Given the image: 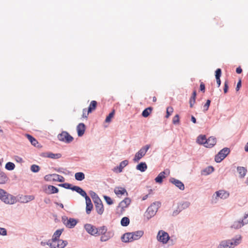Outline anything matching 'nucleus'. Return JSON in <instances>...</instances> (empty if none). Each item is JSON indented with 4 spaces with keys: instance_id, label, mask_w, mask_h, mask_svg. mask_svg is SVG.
<instances>
[{
    "instance_id": "nucleus-1",
    "label": "nucleus",
    "mask_w": 248,
    "mask_h": 248,
    "mask_svg": "<svg viewBox=\"0 0 248 248\" xmlns=\"http://www.w3.org/2000/svg\"><path fill=\"white\" fill-rule=\"evenodd\" d=\"M160 205V203L159 202H155L152 203L145 212L144 214V219L148 220L154 217Z\"/></svg>"
},
{
    "instance_id": "nucleus-2",
    "label": "nucleus",
    "mask_w": 248,
    "mask_h": 248,
    "mask_svg": "<svg viewBox=\"0 0 248 248\" xmlns=\"http://www.w3.org/2000/svg\"><path fill=\"white\" fill-rule=\"evenodd\" d=\"M0 199L6 204H13L16 202V197L0 189Z\"/></svg>"
},
{
    "instance_id": "nucleus-3",
    "label": "nucleus",
    "mask_w": 248,
    "mask_h": 248,
    "mask_svg": "<svg viewBox=\"0 0 248 248\" xmlns=\"http://www.w3.org/2000/svg\"><path fill=\"white\" fill-rule=\"evenodd\" d=\"M66 241L62 239H56L55 240H49V243H47L50 248H64L67 245Z\"/></svg>"
},
{
    "instance_id": "nucleus-4",
    "label": "nucleus",
    "mask_w": 248,
    "mask_h": 248,
    "mask_svg": "<svg viewBox=\"0 0 248 248\" xmlns=\"http://www.w3.org/2000/svg\"><path fill=\"white\" fill-rule=\"evenodd\" d=\"M93 195L95 196V197H93L95 210L98 214L102 215L104 210L102 202L95 193L93 192Z\"/></svg>"
},
{
    "instance_id": "nucleus-5",
    "label": "nucleus",
    "mask_w": 248,
    "mask_h": 248,
    "mask_svg": "<svg viewBox=\"0 0 248 248\" xmlns=\"http://www.w3.org/2000/svg\"><path fill=\"white\" fill-rule=\"evenodd\" d=\"M131 203V200L128 198H125L120 202L117 208V212L119 214H122Z\"/></svg>"
},
{
    "instance_id": "nucleus-6",
    "label": "nucleus",
    "mask_w": 248,
    "mask_h": 248,
    "mask_svg": "<svg viewBox=\"0 0 248 248\" xmlns=\"http://www.w3.org/2000/svg\"><path fill=\"white\" fill-rule=\"evenodd\" d=\"M149 145H146L142 147L135 155L134 161L135 162H138L142 157L146 154V152L150 148Z\"/></svg>"
},
{
    "instance_id": "nucleus-7",
    "label": "nucleus",
    "mask_w": 248,
    "mask_h": 248,
    "mask_svg": "<svg viewBox=\"0 0 248 248\" xmlns=\"http://www.w3.org/2000/svg\"><path fill=\"white\" fill-rule=\"evenodd\" d=\"M229 153L230 150L229 148H223L215 156V161L217 163L220 162L226 157V156L229 154Z\"/></svg>"
},
{
    "instance_id": "nucleus-8",
    "label": "nucleus",
    "mask_w": 248,
    "mask_h": 248,
    "mask_svg": "<svg viewBox=\"0 0 248 248\" xmlns=\"http://www.w3.org/2000/svg\"><path fill=\"white\" fill-rule=\"evenodd\" d=\"M157 240L163 244H166L170 239L169 234L164 231L160 230L158 232Z\"/></svg>"
},
{
    "instance_id": "nucleus-9",
    "label": "nucleus",
    "mask_w": 248,
    "mask_h": 248,
    "mask_svg": "<svg viewBox=\"0 0 248 248\" xmlns=\"http://www.w3.org/2000/svg\"><path fill=\"white\" fill-rule=\"evenodd\" d=\"M58 139L66 143H70L73 140V138L66 131H63L58 136Z\"/></svg>"
},
{
    "instance_id": "nucleus-10",
    "label": "nucleus",
    "mask_w": 248,
    "mask_h": 248,
    "mask_svg": "<svg viewBox=\"0 0 248 248\" xmlns=\"http://www.w3.org/2000/svg\"><path fill=\"white\" fill-rule=\"evenodd\" d=\"M170 171L169 169H166L164 171L161 172L158 176L155 178L156 183H162L163 179L166 176L169 175Z\"/></svg>"
},
{
    "instance_id": "nucleus-11",
    "label": "nucleus",
    "mask_w": 248,
    "mask_h": 248,
    "mask_svg": "<svg viewBox=\"0 0 248 248\" xmlns=\"http://www.w3.org/2000/svg\"><path fill=\"white\" fill-rule=\"evenodd\" d=\"M242 237L241 235H238L236 236L235 238L228 240L231 248H234L240 244L242 242Z\"/></svg>"
},
{
    "instance_id": "nucleus-12",
    "label": "nucleus",
    "mask_w": 248,
    "mask_h": 248,
    "mask_svg": "<svg viewBox=\"0 0 248 248\" xmlns=\"http://www.w3.org/2000/svg\"><path fill=\"white\" fill-rule=\"evenodd\" d=\"M63 222L67 227L72 228L77 224L78 222L75 219L72 218L68 219V218H66L65 219H63Z\"/></svg>"
},
{
    "instance_id": "nucleus-13",
    "label": "nucleus",
    "mask_w": 248,
    "mask_h": 248,
    "mask_svg": "<svg viewBox=\"0 0 248 248\" xmlns=\"http://www.w3.org/2000/svg\"><path fill=\"white\" fill-rule=\"evenodd\" d=\"M170 182L174 184L176 186L179 188L180 190H183L185 189V186L184 184L179 180H177L174 178H170Z\"/></svg>"
},
{
    "instance_id": "nucleus-14",
    "label": "nucleus",
    "mask_w": 248,
    "mask_h": 248,
    "mask_svg": "<svg viewBox=\"0 0 248 248\" xmlns=\"http://www.w3.org/2000/svg\"><path fill=\"white\" fill-rule=\"evenodd\" d=\"M85 198L86 204V212L87 214H90L93 208V205L89 197L87 196Z\"/></svg>"
},
{
    "instance_id": "nucleus-15",
    "label": "nucleus",
    "mask_w": 248,
    "mask_h": 248,
    "mask_svg": "<svg viewBox=\"0 0 248 248\" xmlns=\"http://www.w3.org/2000/svg\"><path fill=\"white\" fill-rule=\"evenodd\" d=\"M114 191L118 197H121L125 194L126 195H128V193L127 192L126 190L124 188L122 187H116L114 188Z\"/></svg>"
},
{
    "instance_id": "nucleus-16",
    "label": "nucleus",
    "mask_w": 248,
    "mask_h": 248,
    "mask_svg": "<svg viewBox=\"0 0 248 248\" xmlns=\"http://www.w3.org/2000/svg\"><path fill=\"white\" fill-rule=\"evenodd\" d=\"M84 227L86 231L92 235H95L97 233V228L91 224H86Z\"/></svg>"
},
{
    "instance_id": "nucleus-17",
    "label": "nucleus",
    "mask_w": 248,
    "mask_h": 248,
    "mask_svg": "<svg viewBox=\"0 0 248 248\" xmlns=\"http://www.w3.org/2000/svg\"><path fill=\"white\" fill-rule=\"evenodd\" d=\"M85 129V125L83 123H80L78 125L77 130L79 137L82 136L84 134Z\"/></svg>"
},
{
    "instance_id": "nucleus-18",
    "label": "nucleus",
    "mask_w": 248,
    "mask_h": 248,
    "mask_svg": "<svg viewBox=\"0 0 248 248\" xmlns=\"http://www.w3.org/2000/svg\"><path fill=\"white\" fill-rule=\"evenodd\" d=\"M216 139L213 137H211L208 139H206L205 147L207 148L212 147L216 144Z\"/></svg>"
},
{
    "instance_id": "nucleus-19",
    "label": "nucleus",
    "mask_w": 248,
    "mask_h": 248,
    "mask_svg": "<svg viewBox=\"0 0 248 248\" xmlns=\"http://www.w3.org/2000/svg\"><path fill=\"white\" fill-rule=\"evenodd\" d=\"M216 196L221 199H225L229 196V193L223 190H220L216 192Z\"/></svg>"
},
{
    "instance_id": "nucleus-20",
    "label": "nucleus",
    "mask_w": 248,
    "mask_h": 248,
    "mask_svg": "<svg viewBox=\"0 0 248 248\" xmlns=\"http://www.w3.org/2000/svg\"><path fill=\"white\" fill-rule=\"evenodd\" d=\"M132 236L130 232L125 233L122 237V240L125 243L132 242L133 241V238H132Z\"/></svg>"
},
{
    "instance_id": "nucleus-21",
    "label": "nucleus",
    "mask_w": 248,
    "mask_h": 248,
    "mask_svg": "<svg viewBox=\"0 0 248 248\" xmlns=\"http://www.w3.org/2000/svg\"><path fill=\"white\" fill-rule=\"evenodd\" d=\"M72 190L73 191H76L77 192L79 193L80 195L84 198L87 196L86 192L78 186H72Z\"/></svg>"
},
{
    "instance_id": "nucleus-22",
    "label": "nucleus",
    "mask_w": 248,
    "mask_h": 248,
    "mask_svg": "<svg viewBox=\"0 0 248 248\" xmlns=\"http://www.w3.org/2000/svg\"><path fill=\"white\" fill-rule=\"evenodd\" d=\"M130 233L132 235L133 241L139 239L143 234V232L142 231H138Z\"/></svg>"
},
{
    "instance_id": "nucleus-23",
    "label": "nucleus",
    "mask_w": 248,
    "mask_h": 248,
    "mask_svg": "<svg viewBox=\"0 0 248 248\" xmlns=\"http://www.w3.org/2000/svg\"><path fill=\"white\" fill-rule=\"evenodd\" d=\"M245 224L244 223L243 220H238L235 221L233 222L231 226L232 228H234L235 229H238L242 227Z\"/></svg>"
},
{
    "instance_id": "nucleus-24",
    "label": "nucleus",
    "mask_w": 248,
    "mask_h": 248,
    "mask_svg": "<svg viewBox=\"0 0 248 248\" xmlns=\"http://www.w3.org/2000/svg\"><path fill=\"white\" fill-rule=\"evenodd\" d=\"M217 248H231L229 240L222 241L219 244Z\"/></svg>"
},
{
    "instance_id": "nucleus-25",
    "label": "nucleus",
    "mask_w": 248,
    "mask_h": 248,
    "mask_svg": "<svg viewBox=\"0 0 248 248\" xmlns=\"http://www.w3.org/2000/svg\"><path fill=\"white\" fill-rule=\"evenodd\" d=\"M206 138L205 135H200L197 139V142L200 144H203L205 146Z\"/></svg>"
},
{
    "instance_id": "nucleus-26",
    "label": "nucleus",
    "mask_w": 248,
    "mask_h": 248,
    "mask_svg": "<svg viewBox=\"0 0 248 248\" xmlns=\"http://www.w3.org/2000/svg\"><path fill=\"white\" fill-rule=\"evenodd\" d=\"M147 168V166L145 162H141L136 167V169L138 170H139L142 172L145 171Z\"/></svg>"
},
{
    "instance_id": "nucleus-27",
    "label": "nucleus",
    "mask_w": 248,
    "mask_h": 248,
    "mask_svg": "<svg viewBox=\"0 0 248 248\" xmlns=\"http://www.w3.org/2000/svg\"><path fill=\"white\" fill-rule=\"evenodd\" d=\"M8 178L3 172L0 171V184H4L8 181Z\"/></svg>"
},
{
    "instance_id": "nucleus-28",
    "label": "nucleus",
    "mask_w": 248,
    "mask_h": 248,
    "mask_svg": "<svg viewBox=\"0 0 248 248\" xmlns=\"http://www.w3.org/2000/svg\"><path fill=\"white\" fill-rule=\"evenodd\" d=\"M62 230H58L53 234L52 238L51 240H55L56 239H60V237L62 234Z\"/></svg>"
},
{
    "instance_id": "nucleus-29",
    "label": "nucleus",
    "mask_w": 248,
    "mask_h": 248,
    "mask_svg": "<svg viewBox=\"0 0 248 248\" xmlns=\"http://www.w3.org/2000/svg\"><path fill=\"white\" fill-rule=\"evenodd\" d=\"M97 106V102L96 101H92L88 108V112H91L93 110L95 109Z\"/></svg>"
},
{
    "instance_id": "nucleus-30",
    "label": "nucleus",
    "mask_w": 248,
    "mask_h": 248,
    "mask_svg": "<svg viewBox=\"0 0 248 248\" xmlns=\"http://www.w3.org/2000/svg\"><path fill=\"white\" fill-rule=\"evenodd\" d=\"M196 91H194L192 96L191 97L190 100H189V104H190V108H192L193 107V105L195 102L196 97Z\"/></svg>"
},
{
    "instance_id": "nucleus-31",
    "label": "nucleus",
    "mask_w": 248,
    "mask_h": 248,
    "mask_svg": "<svg viewBox=\"0 0 248 248\" xmlns=\"http://www.w3.org/2000/svg\"><path fill=\"white\" fill-rule=\"evenodd\" d=\"M97 233H96V234H97L98 235H102L107 232V228L105 226H102L99 228H97Z\"/></svg>"
},
{
    "instance_id": "nucleus-32",
    "label": "nucleus",
    "mask_w": 248,
    "mask_h": 248,
    "mask_svg": "<svg viewBox=\"0 0 248 248\" xmlns=\"http://www.w3.org/2000/svg\"><path fill=\"white\" fill-rule=\"evenodd\" d=\"M48 193L49 194L56 193L58 192V189L53 186H49L47 187Z\"/></svg>"
},
{
    "instance_id": "nucleus-33",
    "label": "nucleus",
    "mask_w": 248,
    "mask_h": 248,
    "mask_svg": "<svg viewBox=\"0 0 248 248\" xmlns=\"http://www.w3.org/2000/svg\"><path fill=\"white\" fill-rule=\"evenodd\" d=\"M75 177L77 180L82 181L85 178V175L83 172H79L75 173Z\"/></svg>"
},
{
    "instance_id": "nucleus-34",
    "label": "nucleus",
    "mask_w": 248,
    "mask_h": 248,
    "mask_svg": "<svg viewBox=\"0 0 248 248\" xmlns=\"http://www.w3.org/2000/svg\"><path fill=\"white\" fill-rule=\"evenodd\" d=\"M26 137L28 138V139L30 140L31 143L32 145L34 146H36V144L38 143V141L37 140L34 138L32 136H31L30 135L26 134Z\"/></svg>"
},
{
    "instance_id": "nucleus-35",
    "label": "nucleus",
    "mask_w": 248,
    "mask_h": 248,
    "mask_svg": "<svg viewBox=\"0 0 248 248\" xmlns=\"http://www.w3.org/2000/svg\"><path fill=\"white\" fill-rule=\"evenodd\" d=\"M111 237L110 233L109 232H107L104 234L102 235L100 240L102 242H105L108 240Z\"/></svg>"
},
{
    "instance_id": "nucleus-36",
    "label": "nucleus",
    "mask_w": 248,
    "mask_h": 248,
    "mask_svg": "<svg viewBox=\"0 0 248 248\" xmlns=\"http://www.w3.org/2000/svg\"><path fill=\"white\" fill-rule=\"evenodd\" d=\"M52 175L54 177V179L56 181H58V182H63L65 180L64 178L62 176H61L60 175L53 174Z\"/></svg>"
},
{
    "instance_id": "nucleus-37",
    "label": "nucleus",
    "mask_w": 248,
    "mask_h": 248,
    "mask_svg": "<svg viewBox=\"0 0 248 248\" xmlns=\"http://www.w3.org/2000/svg\"><path fill=\"white\" fill-rule=\"evenodd\" d=\"M152 111V108H148L146 109H145L142 112V115L144 117H147Z\"/></svg>"
},
{
    "instance_id": "nucleus-38",
    "label": "nucleus",
    "mask_w": 248,
    "mask_h": 248,
    "mask_svg": "<svg viewBox=\"0 0 248 248\" xmlns=\"http://www.w3.org/2000/svg\"><path fill=\"white\" fill-rule=\"evenodd\" d=\"M121 223L123 226H127L129 224V219L127 217H124L121 219Z\"/></svg>"
},
{
    "instance_id": "nucleus-39",
    "label": "nucleus",
    "mask_w": 248,
    "mask_h": 248,
    "mask_svg": "<svg viewBox=\"0 0 248 248\" xmlns=\"http://www.w3.org/2000/svg\"><path fill=\"white\" fill-rule=\"evenodd\" d=\"M15 165L12 162H9L8 163H7L5 165V168L7 170H13L15 169Z\"/></svg>"
},
{
    "instance_id": "nucleus-40",
    "label": "nucleus",
    "mask_w": 248,
    "mask_h": 248,
    "mask_svg": "<svg viewBox=\"0 0 248 248\" xmlns=\"http://www.w3.org/2000/svg\"><path fill=\"white\" fill-rule=\"evenodd\" d=\"M47 156L51 158H59L61 157V155L60 154H55L52 153H47Z\"/></svg>"
},
{
    "instance_id": "nucleus-41",
    "label": "nucleus",
    "mask_w": 248,
    "mask_h": 248,
    "mask_svg": "<svg viewBox=\"0 0 248 248\" xmlns=\"http://www.w3.org/2000/svg\"><path fill=\"white\" fill-rule=\"evenodd\" d=\"M115 114V110L113 109L109 114L106 117L105 122L106 123H109L111 119L114 117Z\"/></svg>"
},
{
    "instance_id": "nucleus-42",
    "label": "nucleus",
    "mask_w": 248,
    "mask_h": 248,
    "mask_svg": "<svg viewBox=\"0 0 248 248\" xmlns=\"http://www.w3.org/2000/svg\"><path fill=\"white\" fill-rule=\"evenodd\" d=\"M128 162L127 160H124L121 162L119 166V172H121L124 167L127 165Z\"/></svg>"
},
{
    "instance_id": "nucleus-43",
    "label": "nucleus",
    "mask_w": 248,
    "mask_h": 248,
    "mask_svg": "<svg viewBox=\"0 0 248 248\" xmlns=\"http://www.w3.org/2000/svg\"><path fill=\"white\" fill-rule=\"evenodd\" d=\"M237 170L241 176L244 177L245 175L247 172V170L245 168L241 167H238Z\"/></svg>"
},
{
    "instance_id": "nucleus-44",
    "label": "nucleus",
    "mask_w": 248,
    "mask_h": 248,
    "mask_svg": "<svg viewBox=\"0 0 248 248\" xmlns=\"http://www.w3.org/2000/svg\"><path fill=\"white\" fill-rule=\"evenodd\" d=\"M31 170L33 172H37L40 170V167L36 165H32L31 167Z\"/></svg>"
},
{
    "instance_id": "nucleus-45",
    "label": "nucleus",
    "mask_w": 248,
    "mask_h": 248,
    "mask_svg": "<svg viewBox=\"0 0 248 248\" xmlns=\"http://www.w3.org/2000/svg\"><path fill=\"white\" fill-rule=\"evenodd\" d=\"M104 198L105 200L106 201V202L108 205H111L113 204V202L110 197L107 196H104Z\"/></svg>"
},
{
    "instance_id": "nucleus-46",
    "label": "nucleus",
    "mask_w": 248,
    "mask_h": 248,
    "mask_svg": "<svg viewBox=\"0 0 248 248\" xmlns=\"http://www.w3.org/2000/svg\"><path fill=\"white\" fill-rule=\"evenodd\" d=\"M214 170V168L212 166H209V167H207L204 170V172H206L207 174H209L212 173V172H213Z\"/></svg>"
},
{
    "instance_id": "nucleus-47",
    "label": "nucleus",
    "mask_w": 248,
    "mask_h": 248,
    "mask_svg": "<svg viewBox=\"0 0 248 248\" xmlns=\"http://www.w3.org/2000/svg\"><path fill=\"white\" fill-rule=\"evenodd\" d=\"M172 123L174 124H178L179 123V116L178 114L175 115L172 120Z\"/></svg>"
},
{
    "instance_id": "nucleus-48",
    "label": "nucleus",
    "mask_w": 248,
    "mask_h": 248,
    "mask_svg": "<svg viewBox=\"0 0 248 248\" xmlns=\"http://www.w3.org/2000/svg\"><path fill=\"white\" fill-rule=\"evenodd\" d=\"M173 110V109L172 107H168L167 108V114L166 115V117L167 118H169Z\"/></svg>"
},
{
    "instance_id": "nucleus-49",
    "label": "nucleus",
    "mask_w": 248,
    "mask_h": 248,
    "mask_svg": "<svg viewBox=\"0 0 248 248\" xmlns=\"http://www.w3.org/2000/svg\"><path fill=\"white\" fill-rule=\"evenodd\" d=\"M210 103H211V101L210 100L208 99L206 101V103L203 106V111L204 112L208 110L209 107L210 106Z\"/></svg>"
},
{
    "instance_id": "nucleus-50",
    "label": "nucleus",
    "mask_w": 248,
    "mask_h": 248,
    "mask_svg": "<svg viewBox=\"0 0 248 248\" xmlns=\"http://www.w3.org/2000/svg\"><path fill=\"white\" fill-rule=\"evenodd\" d=\"M221 75V70L220 68H218L216 71V78H220Z\"/></svg>"
},
{
    "instance_id": "nucleus-51",
    "label": "nucleus",
    "mask_w": 248,
    "mask_h": 248,
    "mask_svg": "<svg viewBox=\"0 0 248 248\" xmlns=\"http://www.w3.org/2000/svg\"><path fill=\"white\" fill-rule=\"evenodd\" d=\"M62 186L67 189H70L72 190V185L69 183H64L62 185Z\"/></svg>"
},
{
    "instance_id": "nucleus-52",
    "label": "nucleus",
    "mask_w": 248,
    "mask_h": 248,
    "mask_svg": "<svg viewBox=\"0 0 248 248\" xmlns=\"http://www.w3.org/2000/svg\"><path fill=\"white\" fill-rule=\"evenodd\" d=\"M90 112H88V110H87L86 109H83V114H82V117L87 118L88 117V115Z\"/></svg>"
},
{
    "instance_id": "nucleus-53",
    "label": "nucleus",
    "mask_w": 248,
    "mask_h": 248,
    "mask_svg": "<svg viewBox=\"0 0 248 248\" xmlns=\"http://www.w3.org/2000/svg\"><path fill=\"white\" fill-rule=\"evenodd\" d=\"M0 234L2 235H6L7 234L6 230L3 228H0Z\"/></svg>"
},
{
    "instance_id": "nucleus-54",
    "label": "nucleus",
    "mask_w": 248,
    "mask_h": 248,
    "mask_svg": "<svg viewBox=\"0 0 248 248\" xmlns=\"http://www.w3.org/2000/svg\"><path fill=\"white\" fill-rule=\"evenodd\" d=\"M34 196H31V195L26 196H25L26 202H28L29 201H32L34 199Z\"/></svg>"
},
{
    "instance_id": "nucleus-55",
    "label": "nucleus",
    "mask_w": 248,
    "mask_h": 248,
    "mask_svg": "<svg viewBox=\"0 0 248 248\" xmlns=\"http://www.w3.org/2000/svg\"><path fill=\"white\" fill-rule=\"evenodd\" d=\"M228 89V82L227 81H225V83H224V93H227Z\"/></svg>"
},
{
    "instance_id": "nucleus-56",
    "label": "nucleus",
    "mask_w": 248,
    "mask_h": 248,
    "mask_svg": "<svg viewBox=\"0 0 248 248\" xmlns=\"http://www.w3.org/2000/svg\"><path fill=\"white\" fill-rule=\"evenodd\" d=\"M243 220L245 224L248 223V213L245 215Z\"/></svg>"
},
{
    "instance_id": "nucleus-57",
    "label": "nucleus",
    "mask_w": 248,
    "mask_h": 248,
    "mask_svg": "<svg viewBox=\"0 0 248 248\" xmlns=\"http://www.w3.org/2000/svg\"><path fill=\"white\" fill-rule=\"evenodd\" d=\"M200 90L203 93L205 92V85L203 82H201L200 84Z\"/></svg>"
},
{
    "instance_id": "nucleus-58",
    "label": "nucleus",
    "mask_w": 248,
    "mask_h": 248,
    "mask_svg": "<svg viewBox=\"0 0 248 248\" xmlns=\"http://www.w3.org/2000/svg\"><path fill=\"white\" fill-rule=\"evenodd\" d=\"M241 87V81L240 80L237 84V86L236 88V91H238Z\"/></svg>"
},
{
    "instance_id": "nucleus-59",
    "label": "nucleus",
    "mask_w": 248,
    "mask_h": 248,
    "mask_svg": "<svg viewBox=\"0 0 248 248\" xmlns=\"http://www.w3.org/2000/svg\"><path fill=\"white\" fill-rule=\"evenodd\" d=\"M236 72L237 74H241L242 72V69L240 67H238L236 69Z\"/></svg>"
},
{
    "instance_id": "nucleus-60",
    "label": "nucleus",
    "mask_w": 248,
    "mask_h": 248,
    "mask_svg": "<svg viewBox=\"0 0 248 248\" xmlns=\"http://www.w3.org/2000/svg\"><path fill=\"white\" fill-rule=\"evenodd\" d=\"M15 159L18 162H22L23 161L22 158L17 156L15 157Z\"/></svg>"
},
{
    "instance_id": "nucleus-61",
    "label": "nucleus",
    "mask_w": 248,
    "mask_h": 248,
    "mask_svg": "<svg viewBox=\"0 0 248 248\" xmlns=\"http://www.w3.org/2000/svg\"><path fill=\"white\" fill-rule=\"evenodd\" d=\"M189 202H185L182 204V206H183L184 207H187L189 206Z\"/></svg>"
},
{
    "instance_id": "nucleus-62",
    "label": "nucleus",
    "mask_w": 248,
    "mask_h": 248,
    "mask_svg": "<svg viewBox=\"0 0 248 248\" xmlns=\"http://www.w3.org/2000/svg\"><path fill=\"white\" fill-rule=\"evenodd\" d=\"M217 80V83L218 85V87H219L221 84V80L220 79V78H216Z\"/></svg>"
},
{
    "instance_id": "nucleus-63",
    "label": "nucleus",
    "mask_w": 248,
    "mask_h": 248,
    "mask_svg": "<svg viewBox=\"0 0 248 248\" xmlns=\"http://www.w3.org/2000/svg\"><path fill=\"white\" fill-rule=\"evenodd\" d=\"M191 121L193 123H196V119L193 116H192L191 117Z\"/></svg>"
},
{
    "instance_id": "nucleus-64",
    "label": "nucleus",
    "mask_w": 248,
    "mask_h": 248,
    "mask_svg": "<svg viewBox=\"0 0 248 248\" xmlns=\"http://www.w3.org/2000/svg\"><path fill=\"white\" fill-rule=\"evenodd\" d=\"M245 150L246 152H248V142L245 146Z\"/></svg>"
}]
</instances>
